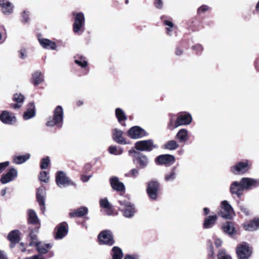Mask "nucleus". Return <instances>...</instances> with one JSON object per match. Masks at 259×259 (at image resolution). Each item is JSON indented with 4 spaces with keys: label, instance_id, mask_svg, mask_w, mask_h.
Listing matches in <instances>:
<instances>
[{
    "label": "nucleus",
    "instance_id": "obj_1",
    "mask_svg": "<svg viewBox=\"0 0 259 259\" xmlns=\"http://www.w3.org/2000/svg\"><path fill=\"white\" fill-rule=\"evenodd\" d=\"M259 187V178L253 179L244 177L240 181H234L230 187V191L232 195H236L240 198L245 190H251Z\"/></svg>",
    "mask_w": 259,
    "mask_h": 259
},
{
    "label": "nucleus",
    "instance_id": "obj_2",
    "mask_svg": "<svg viewBox=\"0 0 259 259\" xmlns=\"http://www.w3.org/2000/svg\"><path fill=\"white\" fill-rule=\"evenodd\" d=\"M118 203L119 204L118 209L122 212L124 217L130 218L134 215L136 212L135 207L130 201L128 198L121 197L118 199Z\"/></svg>",
    "mask_w": 259,
    "mask_h": 259
},
{
    "label": "nucleus",
    "instance_id": "obj_3",
    "mask_svg": "<svg viewBox=\"0 0 259 259\" xmlns=\"http://www.w3.org/2000/svg\"><path fill=\"white\" fill-rule=\"evenodd\" d=\"M64 117L63 109L62 106H58L54 111L53 117H50L46 123V125L50 127L56 126L59 128L62 127Z\"/></svg>",
    "mask_w": 259,
    "mask_h": 259
},
{
    "label": "nucleus",
    "instance_id": "obj_4",
    "mask_svg": "<svg viewBox=\"0 0 259 259\" xmlns=\"http://www.w3.org/2000/svg\"><path fill=\"white\" fill-rule=\"evenodd\" d=\"M251 163L248 159H243L235 163L230 168L231 173L235 175H243L251 168Z\"/></svg>",
    "mask_w": 259,
    "mask_h": 259
},
{
    "label": "nucleus",
    "instance_id": "obj_5",
    "mask_svg": "<svg viewBox=\"0 0 259 259\" xmlns=\"http://www.w3.org/2000/svg\"><path fill=\"white\" fill-rule=\"evenodd\" d=\"M236 253L238 259H248L252 254V249L249 244L243 242L236 247Z\"/></svg>",
    "mask_w": 259,
    "mask_h": 259
},
{
    "label": "nucleus",
    "instance_id": "obj_6",
    "mask_svg": "<svg viewBox=\"0 0 259 259\" xmlns=\"http://www.w3.org/2000/svg\"><path fill=\"white\" fill-rule=\"evenodd\" d=\"M220 206L222 210L219 214L221 217L226 219H231L235 215L234 209L228 201H222Z\"/></svg>",
    "mask_w": 259,
    "mask_h": 259
},
{
    "label": "nucleus",
    "instance_id": "obj_7",
    "mask_svg": "<svg viewBox=\"0 0 259 259\" xmlns=\"http://www.w3.org/2000/svg\"><path fill=\"white\" fill-rule=\"evenodd\" d=\"M56 182L59 187L75 186L73 181L70 180L63 171H58L56 174Z\"/></svg>",
    "mask_w": 259,
    "mask_h": 259
},
{
    "label": "nucleus",
    "instance_id": "obj_8",
    "mask_svg": "<svg viewBox=\"0 0 259 259\" xmlns=\"http://www.w3.org/2000/svg\"><path fill=\"white\" fill-rule=\"evenodd\" d=\"M159 188L160 184L157 181H151L148 183L146 191L150 199L155 200L157 199Z\"/></svg>",
    "mask_w": 259,
    "mask_h": 259
},
{
    "label": "nucleus",
    "instance_id": "obj_9",
    "mask_svg": "<svg viewBox=\"0 0 259 259\" xmlns=\"http://www.w3.org/2000/svg\"><path fill=\"white\" fill-rule=\"evenodd\" d=\"M74 22L73 25V30L74 33H78L81 31L85 24V18L84 14L81 13H73Z\"/></svg>",
    "mask_w": 259,
    "mask_h": 259
},
{
    "label": "nucleus",
    "instance_id": "obj_10",
    "mask_svg": "<svg viewBox=\"0 0 259 259\" xmlns=\"http://www.w3.org/2000/svg\"><path fill=\"white\" fill-rule=\"evenodd\" d=\"M156 147L152 140L138 141L135 144V148L141 151H151Z\"/></svg>",
    "mask_w": 259,
    "mask_h": 259
},
{
    "label": "nucleus",
    "instance_id": "obj_11",
    "mask_svg": "<svg viewBox=\"0 0 259 259\" xmlns=\"http://www.w3.org/2000/svg\"><path fill=\"white\" fill-rule=\"evenodd\" d=\"M46 196V191L45 187L44 186H40L37 190L36 199L39 204L40 209L42 213H44L46 210L45 200Z\"/></svg>",
    "mask_w": 259,
    "mask_h": 259
},
{
    "label": "nucleus",
    "instance_id": "obj_12",
    "mask_svg": "<svg viewBox=\"0 0 259 259\" xmlns=\"http://www.w3.org/2000/svg\"><path fill=\"white\" fill-rule=\"evenodd\" d=\"M98 239L100 244L112 245L114 243L112 233L109 230H104L98 235Z\"/></svg>",
    "mask_w": 259,
    "mask_h": 259
},
{
    "label": "nucleus",
    "instance_id": "obj_13",
    "mask_svg": "<svg viewBox=\"0 0 259 259\" xmlns=\"http://www.w3.org/2000/svg\"><path fill=\"white\" fill-rule=\"evenodd\" d=\"M0 120L4 124L12 125L17 122V118L13 113L4 110L0 114Z\"/></svg>",
    "mask_w": 259,
    "mask_h": 259
},
{
    "label": "nucleus",
    "instance_id": "obj_14",
    "mask_svg": "<svg viewBox=\"0 0 259 259\" xmlns=\"http://www.w3.org/2000/svg\"><path fill=\"white\" fill-rule=\"evenodd\" d=\"M128 136L132 139H137L143 138L147 135L145 130L138 126L131 127L127 132Z\"/></svg>",
    "mask_w": 259,
    "mask_h": 259
},
{
    "label": "nucleus",
    "instance_id": "obj_15",
    "mask_svg": "<svg viewBox=\"0 0 259 259\" xmlns=\"http://www.w3.org/2000/svg\"><path fill=\"white\" fill-rule=\"evenodd\" d=\"M192 120V117L190 114L188 113L179 114L176 120V126L188 125Z\"/></svg>",
    "mask_w": 259,
    "mask_h": 259
},
{
    "label": "nucleus",
    "instance_id": "obj_16",
    "mask_svg": "<svg viewBox=\"0 0 259 259\" xmlns=\"http://www.w3.org/2000/svg\"><path fill=\"white\" fill-rule=\"evenodd\" d=\"M17 176V170L15 168H11L7 174L2 175L0 181L3 184H6L14 181Z\"/></svg>",
    "mask_w": 259,
    "mask_h": 259
},
{
    "label": "nucleus",
    "instance_id": "obj_17",
    "mask_svg": "<svg viewBox=\"0 0 259 259\" xmlns=\"http://www.w3.org/2000/svg\"><path fill=\"white\" fill-rule=\"evenodd\" d=\"M123 132L122 131L115 128L112 130V138L116 143L123 145L129 144L130 142H127L123 137Z\"/></svg>",
    "mask_w": 259,
    "mask_h": 259
},
{
    "label": "nucleus",
    "instance_id": "obj_18",
    "mask_svg": "<svg viewBox=\"0 0 259 259\" xmlns=\"http://www.w3.org/2000/svg\"><path fill=\"white\" fill-rule=\"evenodd\" d=\"M175 161V156L169 154L161 155L155 159L156 163L159 165L173 163Z\"/></svg>",
    "mask_w": 259,
    "mask_h": 259
},
{
    "label": "nucleus",
    "instance_id": "obj_19",
    "mask_svg": "<svg viewBox=\"0 0 259 259\" xmlns=\"http://www.w3.org/2000/svg\"><path fill=\"white\" fill-rule=\"evenodd\" d=\"M0 7L5 15H10L13 13L14 6L8 0H0Z\"/></svg>",
    "mask_w": 259,
    "mask_h": 259
},
{
    "label": "nucleus",
    "instance_id": "obj_20",
    "mask_svg": "<svg viewBox=\"0 0 259 259\" xmlns=\"http://www.w3.org/2000/svg\"><path fill=\"white\" fill-rule=\"evenodd\" d=\"M111 188L117 191L121 192L125 190V187L122 182H120L117 177H112L109 180Z\"/></svg>",
    "mask_w": 259,
    "mask_h": 259
},
{
    "label": "nucleus",
    "instance_id": "obj_21",
    "mask_svg": "<svg viewBox=\"0 0 259 259\" xmlns=\"http://www.w3.org/2000/svg\"><path fill=\"white\" fill-rule=\"evenodd\" d=\"M88 213V208L81 206L71 211L69 215L70 218L82 217Z\"/></svg>",
    "mask_w": 259,
    "mask_h": 259
},
{
    "label": "nucleus",
    "instance_id": "obj_22",
    "mask_svg": "<svg viewBox=\"0 0 259 259\" xmlns=\"http://www.w3.org/2000/svg\"><path fill=\"white\" fill-rule=\"evenodd\" d=\"M38 41L41 47L47 49L56 50L57 46L55 42L44 38H38Z\"/></svg>",
    "mask_w": 259,
    "mask_h": 259
},
{
    "label": "nucleus",
    "instance_id": "obj_23",
    "mask_svg": "<svg viewBox=\"0 0 259 259\" xmlns=\"http://www.w3.org/2000/svg\"><path fill=\"white\" fill-rule=\"evenodd\" d=\"M100 205L101 207L106 209V213L109 215H113L114 214L113 206L109 203L107 198H104L100 200Z\"/></svg>",
    "mask_w": 259,
    "mask_h": 259
},
{
    "label": "nucleus",
    "instance_id": "obj_24",
    "mask_svg": "<svg viewBox=\"0 0 259 259\" xmlns=\"http://www.w3.org/2000/svg\"><path fill=\"white\" fill-rule=\"evenodd\" d=\"M34 246L40 254H46L53 246L51 243H45L39 241Z\"/></svg>",
    "mask_w": 259,
    "mask_h": 259
},
{
    "label": "nucleus",
    "instance_id": "obj_25",
    "mask_svg": "<svg viewBox=\"0 0 259 259\" xmlns=\"http://www.w3.org/2000/svg\"><path fill=\"white\" fill-rule=\"evenodd\" d=\"M135 160L137 161L141 168L146 167L148 163L147 157L142 153H138V155L135 157Z\"/></svg>",
    "mask_w": 259,
    "mask_h": 259
},
{
    "label": "nucleus",
    "instance_id": "obj_26",
    "mask_svg": "<svg viewBox=\"0 0 259 259\" xmlns=\"http://www.w3.org/2000/svg\"><path fill=\"white\" fill-rule=\"evenodd\" d=\"M27 110L24 113L23 118L25 120H28L35 115V109L34 103H30Z\"/></svg>",
    "mask_w": 259,
    "mask_h": 259
},
{
    "label": "nucleus",
    "instance_id": "obj_27",
    "mask_svg": "<svg viewBox=\"0 0 259 259\" xmlns=\"http://www.w3.org/2000/svg\"><path fill=\"white\" fill-rule=\"evenodd\" d=\"M115 113L118 121L121 125L124 126L125 125L124 121L127 119V116L123 110L120 108H117L115 109Z\"/></svg>",
    "mask_w": 259,
    "mask_h": 259
},
{
    "label": "nucleus",
    "instance_id": "obj_28",
    "mask_svg": "<svg viewBox=\"0 0 259 259\" xmlns=\"http://www.w3.org/2000/svg\"><path fill=\"white\" fill-rule=\"evenodd\" d=\"M176 138L178 140L180 143L185 142L189 139L188 130L185 128L180 130L176 136Z\"/></svg>",
    "mask_w": 259,
    "mask_h": 259
},
{
    "label": "nucleus",
    "instance_id": "obj_29",
    "mask_svg": "<svg viewBox=\"0 0 259 259\" xmlns=\"http://www.w3.org/2000/svg\"><path fill=\"white\" fill-rule=\"evenodd\" d=\"M30 154L26 153L23 155H16L13 158V162L16 164H21L30 158Z\"/></svg>",
    "mask_w": 259,
    "mask_h": 259
},
{
    "label": "nucleus",
    "instance_id": "obj_30",
    "mask_svg": "<svg viewBox=\"0 0 259 259\" xmlns=\"http://www.w3.org/2000/svg\"><path fill=\"white\" fill-rule=\"evenodd\" d=\"M28 220L29 223L32 225H37L39 223V220L36 212L33 209H28L27 210Z\"/></svg>",
    "mask_w": 259,
    "mask_h": 259
},
{
    "label": "nucleus",
    "instance_id": "obj_31",
    "mask_svg": "<svg viewBox=\"0 0 259 259\" xmlns=\"http://www.w3.org/2000/svg\"><path fill=\"white\" fill-rule=\"evenodd\" d=\"M68 228H58L54 232V238L55 239H61L68 233Z\"/></svg>",
    "mask_w": 259,
    "mask_h": 259
},
{
    "label": "nucleus",
    "instance_id": "obj_32",
    "mask_svg": "<svg viewBox=\"0 0 259 259\" xmlns=\"http://www.w3.org/2000/svg\"><path fill=\"white\" fill-rule=\"evenodd\" d=\"M43 81L44 76L40 71H36L32 74V82L35 85L41 83Z\"/></svg>",
    "mask_w": 259,
    "mask_h": 259
},
{
    "label": "nucleus",
    "instance_id": "obj_33",
    "mask_svg": "<svg viewBox=\"0 0 259 259\" xmlns=\"http://www.w3.org/2000/svg\"><path fill=\"white\" fill-rule=\"evenodd\" d=\"M177 167L174 166L171 170L167 173L164 176V180L166 182L174 181L177 177Z\"/></svg>",
    "mask_w": 259,
    "mask_h": 259
},
{
    "label": "nucleus",
    "instance_id": "obj_34",
    "mask_svg": "<svg viewBox=\"0 0 259 259\" xmlns=\"http://www.w3.org/2000/svg\"><path fill=\"white\" fill-rule=\"evenodd\" d=\"M38 228H35L32 230L29 233V237L31 239V241L29 243V245L30 246H34L39 241L37 238V235L38 233Z\"/></svg>",
    "mask_w": 259,
    "mask_h": 259
},
{
    "label": "nucleus",
    "instance_id": "obj_35",
    "mask_svg": "<svg viewBox=\"0 0 259 259\" xmlns=\"http://www.w3.org/2000/svg\"><path fill=\"white\" fill-rule=\"evenodd\" d=\"M111 251L113 259H122L123 253L121 248L117 246H114Z\"/></svg>",
    "mask_w": 259,
    "mask_h": 259
},
{
    "label": "nucleus",
    "instance_id": "obj_36",
    "mask_svg": "<svg viewBox=\"0 0 259 259\" xmlns=\"http://www.w3.org/2000/svg\"><path fill=\"white\" fill-rule=\"evenodd\" d=\"M8 238L11 242H19L20 240L19 231L18 230L12 231L9 234Z\"/></svg>",
    "mask_w": 259,
    "mask_h": 259
},
{
    "label": "nucleus",
    "instance_id": "obj_37",
    "mask_svg": "<svg viewBox=\"0 0 259 259\" xmlns=\"http://www.w3.org/2000/svg\"><path fill=\"white\" fill-rule=\"evenodd\" d=\"M20 21L23 24H27L30 20V12L28 10H24L20 14Z\"/></svg>",
    "mask_w": 259,
    "mask_h": 259
},
{
    "label": "nucleus",
    "instance_id": "obj_38",
    "mask_svg": "<svg viewBox=\"0 0 259 259\" xmlns=\"http://www.w3.org/2000/svg\"><path fill=\"white\" fill-rule=\"evenodd\" d=\"M217 215L207 217L204 222V227H208L209 226L214 225L217 221Z\"/></svg>",
    "mask_w": 259,
    "mask_h": 259
},
{
    "label": "nucleus",
    "instance_id": "obj_39",
    "mask_svg": "<svg viewBox=\"0 0 259 259\" xmlns=\"http://www.w3.org/2000/svg\"><path fill=\"white\" fill-rule=\"evenodd\" d=\"M179 147V144L175 140L168 141L164 145V148L170 150H174Z\"/></svg>",
    "mask_w": 259,
    "mask_h": 259
},
{
    "label": "nucleus",
    "instance_id": "obj_40",
    "mask_svg": "<svg viewBox=\"0 0 259 259\" xmlns=\"http://www.w3.org/2000/svg\"><path fill=\"white\" fill-rule=\"evenodd\" d=\"M108 151L111 154L119 155L122 153L123 149L121 147L118 148L115 146H111L108 148Z\"/></svg>",
    "mask_w": 259,
    "mask_h": 259
},
{
    "label": "nucleus",
    "instance_id": "obj_41",
    "mask_svg": "<svg viewBox=\"0 0 259 259\" xmlns=\"http://www.w3.org/2000/svg\"><path fill=\"white\" fill-rule=\"evenodd\" d=\"M139 175V169L137 168H134L131 169L128 172L125 173L124 176L125 177L136 178Z\"/></svg>",
    "mask_w": 259,
    "mask_h": 259
},
{
    "label": "nucleus",
    "instance_id": "obj_42",
    "mask_svg": "<svg viewBox=\"0 0 259 259\" xmlns=\"http://www.w3.org/2000/svg\"><path fill=\"white\" fill-rule=\"evenodd\" d=\"M223 231L231 237H234L238 232L236 228H223Z\"/></svg>",
    "mask_w": 259,
    "mask_h": 259
},
{
    "label": "nucleus",
    "instance_id": "obj_43",
    "mask_svg": "<svg viewBox=\"0 0 259 259\" xmlns=\"http://www.w3.org/2000/svg\"><path fill=\"white\" fill-rule=\"evenodd\" d=\"M75 63L82 68H84L88 65V62L83 56H80L77 59H76Z\"/></svg>",
    "mask_w": 259,
    "mask_h": 259
},
{
    "label": "nucleus",
    "instance_id": "obj_44",
    "mask_svg": "<svg viewBox=\"0 0 259 259\" xmlns=\"http://www.w3.org/2000/svg\"><path fill=\"white\" fill-rule=\"evenodd\" d=\"M50 163L49 157H46L41 159L40 167L41 169H47Z\"/></svg>",
    "mask_w": 259,
    "mask_h": 259
},
{
    "label": "nucleus",
    "instance_id": "obj_45",
    "mask_svg": "<svg viewBox=\"0 0 259 259\" xmlns=\"http://www.w3.org/2000/svg\"><path fill=\"white\" fill-rule=\"evenodd\" d=\"M218 259H232L231 257L226 253L224 249L220 250L218 255Z\"/></svg>",
    "mask_w": 259,
    "mask_h": 259
},
{
    "label": "nucleus",
    "instance_id": "obj_46",
    "mask_svg": "<svg viewBox=\"0 0 259 259\" xmlns=\"http://www.w3.org/2000/svg\"><path fill=\"white\" fill-rule=\"evenodd\" d=\"M164 22V24L166 25V26H167L168 27H167L166 28V30L167 31V33L168 35H171V32L172 31V28H173L174 27V24L172 23V22L170 21H168V20H164L163 21Z\"/></svg>",
    "mask_w": 259,
    "mask_h": 259
},
{
    "label": "nucleus",
    "instance_id": "obj_47",
    "mask_svg": "<svg viewBox=\"0 0 259 259\" xmlns=\"http://www.w3.org/2000/svg\"><path fill=\"white\" fill-rule=\"evenodd\" d=\"M24 96L21 94H15L13 96V100L17 103H21L24 101Z\"/></svg>",
    "mask_w": 259,
    "mask_h": 259
},
{
    "label": "nucleus",
    "instance_id": "obj_48",
    "mask_svg": "<svg viewBox=\"0 0 259 259\" xmlns=\"http://www.w3.org/2000/svg\"><path fill=\"white\" fill-rule=\"evenodd\" d=\"M48 174L46 171H42L40 172L39 175V180L44 182L48 183L49 180V177H48Z\"/></svg>",
    "mask_w": 259,
    "mask_h": 259
},
{
    "label": "nucleus",
    "instance_id": "obj_49",
    "mask_svg": "<svg viewBox=\"0 0 259 259\" xmlns=\"http://www.w3.org/2000/svg\"><path fill=\"white\" fill-rule=\"evenodd\" d=\"M192 49L195 51L197 54H200L203 52V47L200 44H196L192 47Z\"/></svg>",
    "mask_w": 259,
    "mask_h": 259
},
{
    "label": "nucleus",
    "instance_id": "obj_50",
    "mask_svg": "<svg viewBox=\"0 0 259 259\" xmlns=\"http://www.w3.org/2000/svg\"><path fill=\"white\" fill-rule=\"evenodd\" d=\"M246 227H259V217L254 218Z\"/></svg>",
    "mask_w": 259,
    "mask_h": 259
},
{
    "label": "nucleus",
    "instance_id": "obj_51",
    "mask_svg": "<svg viewBox=\"0 0 259 259\" xmlns=\"http://www.w3.org/2000/svg\"><path fill=\"white\" fill-rule=\"evenodd\" d=\"M209 9L210 8L208 6L203 5L198 9L197 12L198 14H200L201 13H204L207 11H208Z\"/></svg>",
    "mask_w": 259,
    "mask_h": 259
},
{
    "label": "nucleus",
    "instance_id": "obj_52",
    "mask_svg": "<svg viewBox=\"0 0 259 259\" xmlns=\"http://www.w3.org/2000/svg\"><path fill=\"white\" fill-rule=\"evenodd\" d=\"M140 256L137 254H126L124 259H139Z\"/></svg>",
    "mask_w": 259,
    "mask_h": 259
},
{
    "label": "nucleus",
    "instance_id": "obj_53",
    "mask_svg": "<svg viewBox=\"0 0 259 259\" xmlns=\"http://www.w3.org/2000/svg\"><path fill=\"white\" fill-rule=\"evenodd\" d=\"M178 126H176V122H174V121L172 118H170L169 120V122L168 124V128L170 130H173L175 128L177 127Z\"/></svg>",
    "mask_w": 259,
    "mask_h": 259
},
{
    "label": "nucleus",
    "instance_id": "obj_54",
    "mask_svg": "<svg viewBox=\"0 0 259 259\" xmlns=\"http://www.w3.org/2000/svg\"><path fill=\"white\" fill-rule=\"evenodd\" d=\"M20 58L24 59L26 57V51L25 49H21L19 51Z\"/></svg>",
    "mask_w": 259,
    "mask_h": 259
},
{
    "label": "nucleus",
    "instance_id": "obj_55",
    "mask_svg": "<svg viewBox=\"0 0 259 259\" xmlns=\"http://www.w3.org/2000/svg\"><path fill=\"white\" fill-rule=\"evenodd\" d=\"M155 7L158 9H161L162 7L163 3L161 0H155Z\"/></svg>",
    "mask_w": 259,
    "mask_h": 259
},
{
    "label": "nucleus",
    "instance_id": "obj_56",
    "mask_svg": "<svg viewBox=\"0 0 259 259\" xmlns=\"http://www.w3.org/2000/svg\"><path fill=\"white\" fill-rule=\"evenodd\" d=\"M9 161L0 163V172L2 170L7 167L9 165Z\"/></svg>",
    "mask_w": 259,
    "mask_h": 259
},
{
    "label": "nucleus",
    "instance_id": "obj_57",
    "mask_svg": "<svg viewBox=\"0 0 259 259\" xmlns=\"http://www.w3.org/2000/svg\"><path fill=\"white\" fill-rule=\"evenodd\" d=\"M91 177V176L83 175L81 176V180L83 182H87L90 180Z\"/></svg>",
    "mask_w": 259,
    "mask_h": 259
},
{
    "label": "nucleus",
    "instance_id": "obj_58",
    "mask_svg": "<svg viewBox=\"0 0 259 259\" xmlns=\"http://www.w3.org/2000/svg\"><path fill=\"white\" fill-rule=\"evenodd\" d=\"M183 53V50L179 48L176 49L175 54L177 56H181Z\"/></svg>",
    "mask_w": 259,
    "mask_h": 259
},
{
    "label": "nucleus",
    "instance_id": "obj_59",
    "mask_svg": "<svg viewBox=\"0 0 259 259\" xmlns=\"http://www.w3.org/2000/svg\"><path fill=\"white\" fill-rule=\"evenodd\" d=\"M25 259H44V257L40 255H34L31 257Z\"/></svg>",
    "mask_w": 259,
    "mask_h": 259
},
{
    "label": "nucleus",
    "instance_id": "obj_60",
    "mask_svg": "<svg viewBox=\"0 0 259 259\" xmlns=\"http://www.w3.org/2000/svg\"><path fill=\"white\" fill-rule=\"evenodd\" d=\"M240 210L242 212L244 213L246 215L249 214V210L247 208L241 206L240 208Z\"/></svg>",
    "mask_w": 259,
    "mask_h": 259
},
{
    "label": "nucleus",
    "instance_id": "obj_61",
    "mask_svg": "<svg viewBox=\"0 0 259 259\" xmlns=\"http://www.w3.org/2000/svg\"><path fill=\"white\" fill-rule=\"evenodd\" d=\"M213 254V247H212V245L211 244L209 247L208 256L211 257V256H212Z\"/></svg>",
    "mask_w": 259,
    "mask_h": 259
},
{
    "label": "nucleus",
    "instance_id": "obj_62",
    "mask_svg": "<svg viewBox=\"0 0 259 259\" xmlns=\"http://www.w3.org/2000/svg\"><path fill=\"white\" fill-rule=\"evenodd\" d=\"M0 259H8L6 254L3 251L0 250Z\"/></svg>",
    "mask_w": 259,
    "mask_h": 259
},
{
    "label": "nucleus",
    "instance_id": "obj_63",
    "mask_svg": "<svg viewBox=\"0 0 259 259\" xmlns=\"http://www.w3.org/2000/svg\"><path fill=\"white\" fill-rule=\"evenodd\" d=\"M222 241L220 239H216L215 241V245L217 247H220L222 245Z\"/></svg>",
    "mask_w": 259,
    "mask_h": 259
},
{
    "label": "nucleus",
    "instance_id": "obj_64",
    "mask_svg": "<svg viewBox=\"0 0 259 259\" xmlns=\"http://www.w3.org/2000/svg\"><path fill=\"white\" fill-rule=\"evenodd\" d=\"M12 108L14 109H18L21 107L20 105H19L18 103L14 104L12 105Z\"/></svg>",
    "mask_w": 259,
    "mask_h": 259
}]
</instances>
